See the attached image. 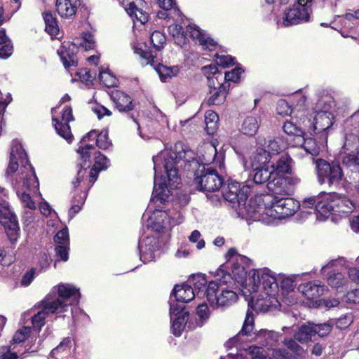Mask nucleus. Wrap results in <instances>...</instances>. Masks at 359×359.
Segmentation results:
<instances>
[{
	"label": "nucleus",
	"instance_id": "nucleus-20",
	"mask_svg": "<svg viewBox=\"0 0 359 359\" xmlns=\"http://www.w3.org/2000/svg\"><path fill=\"white\" fill-rule=\"evenodd\" d=\"M326 203V195L324 196H312L308 198H304L302 204H300V208L302 209H313L314 212L316 214V218L318 220H322L325 219V206L323 207L322 210H320L318 206L320 203L325 204Z\"/></svg>",
	"mask_w": 359,
	"mask_h": 359
},
{
	"label": "nucleus",
	"instance_id": "nucleus-24",
	"mask_svg": "<svg viewBox=\"0 0 359 359\" xmlns=\"http://www.w3.org/2000/svg\"><path fill=\"white\" fill-rule=\"evenodd\" d=\"M266 188L269 191L268 195L271 197L276 196H282L283 195H289L292 191L289 186L285 184L283 177L278 176L273 178L266 184Z\"/></svg>",
	"mask_w": 359,
	"mask_h": 359
},
{
	"label": "nucleus",
	"instance_id": "nucleus-60",
	"mask_svg": "<svg viewBox=\"0 0 359 359\" xmlns=\"http://www.w3.org/2000/svg\"><path fill=\"white\" fill-rule=\"evenodd\" d=\"M56 255L60 257V259L66 262L69 259V245L64 244V245H57L55 248Z\"/></svg>",
	"mask_w": 359,
	"mask_h": 359
},
{
	"label": "nucleus",
	"instance_id": "nucleus-28",
	"mask_svg": "<svg viewBox=\"0 0 359 359\" xmlns=\"http://www.w3.org/2000/svg\"><path fill=\"white\" fill-rule=\"evenodd\" d=\"M269 154L266 149L262 147H258L251 158V168H269L267 163L269 162Z\"/></svg>",
	"mask_w": 359,
	"mask_h": 359
},
{
	"label": "nucleus",
	"instance_id": "nucleus-4",
	"mask_svg": "<svg viewBox=\"0 0 359 359\" xmlns=\"http://www.w3.org/2000/svg\"><path fill=\"white\" fill-rule=\"evenodd\" d=\"M342 163L347 170L346 175L353 183L359 182V135L345 134Z\"/></svg>",
	"mask_w": 359,
	"mask_h": 359
},
{
	"label": "nucleus",
	"instance_id": "nucleus-46",
	"mask_svg": "<svg viewBox=\"0 0 359 359\" xmlns=\"http://www.w3.org/2000/svg\"><path fill=\"white\" fill-rule=\"evenodd\" d=\"M346 283L344 276L341 273H335L331 274L327 278V283L332 287H335L337 290L342 288Z\"/></svg>",
	"mask_w": 359,
	"mask_h": 359
},
{
	"label": "nucleus",
	"instance_id": "nucleus-15",
	"mask_svg": "<svg viewBox=\"0 0 359 359\" xmlns=\"http://www.w3.org/2000/svg\"><path fill=\"white\" fill-rule=\"evenodd\" d=\"M123 4L125 6L127 13L133 21H139L142 25L148 21L149 15L143 10L146 6V2L144 0H123Z\"/></svg>",
	"mask_w": 359,
	"mask_h": 359
},
{
	"label": "nucleus",
	"instance_id": "nucleus-61",
	"mask_svg": "<svg viewBox=\"0 0 359 359\" xmlns=\"http://www.w3.org/2000/svg\"><path fill=\"white\" fill-rule=\"evenodd\" d=\"M353 322V317L351 314H346L339 318L335 324L338 329L343 330L348 327Z\"/></svg>",
	"mask_w": 359,
	"mask_h": 359
},
{
	"label": "nucleus",
	"instance_id": "nucleus-54",
	"mask_svg": "<svg viewBox=\"0 0 359 359\" xmlns=\"http://www.w3.org/2000/svg\"><path fill=\"white\" fill-rule=\"evenodd\" d=\"M57 245H69V231L67 227L58 231L53 238Z\"/></svg>",
	"mask_w": 359,
	"mask_h": 359
},
{
	"label": "nucleus",
	"instance_id": "nucleus-3",
	"mask_svg": "<svg viewBox=\"0 0 359 359\" xmlns=\"http://www.w3.org/2000/svg\"><path fill=\"white\" fill-rule=\"evenodd\" d=\"M250 184V182L241 184L236 181H229L222 188L224 198L231 204L232 208L242 214L245 212L250 215L255 212L247 206L248 198L251 193Z\"/></svg>",
	"mask_w": 359,
	"mask_h": 359
},
{
	"label": "nucleus",
	"instance_id": "nucleus-11",
	"mask_svg": "<svg viewBox=\"0 0 359 359\" xmlns=\"http://www.w3.org/2000/svg\"><path fill=\"white\" fill-rule=\"evenodd\" d=\"M0 223L4 226L10 241L16 242L20 231L18 218L8 203L3 199H0Z\"/></svg>",
	"mask_w": 359,
	"mask_h": 359
},
{
	"label": "nucleus",
	"instance_id": "nucleus-29",
	"mask_svg": "<svg viewBox=\"0 0 359 359\" xmlns=\"http://www.w3.org/2000/svg\"><path fill=\"white\" fill-rule=\"evenodd\" d=\"M292 159L287 154H283L278 160L276 162V163H273L271 165L272 172H276V173L279 175H283L286 173H290L292 170L291 163Z\"/></svg>",
	"mask_w": 359,
	"mask_h": 359
},
{
	"label": "nucleus",
	"instance_id": "nucleus-40",
	"mask_svg": "<svg viewBox=\"0 0 359 359\" xmlns=\"http://www.w3.org/2000/svg\"><path fill=\"white\" fill-rule=\"evenodd\" d=\"M219 116L214 111L206 112L205 121L206 124V131L209 135H213L217 128V121Z\"/></svg>",
	"mask_w": 359,
	"mask_h": 359
},
{
	"label": "nucleus",
	"instance_id": "nucleus-14",
	"mask_svg": "<svg viewBox=\"0 0 359 359\" xmlns=\"http://www.w3.org/2000/svg\"><path fill=\"white\" fill-rule=\"evenodd\" d=\"M153 161L154 163L155 170V175H154V189L151 195V201L156 203V208H158V210L163 211V207L161 205H165L169 201L170 198V191L168 190L167 185L165 182V180L162 181L160 180V182H158V178L156 175V159L154 157ZM166 212L165 210H164Z\"/></svg>",
	"mask_w": 359,
	"mask_h": 359
},
{
	"label": "nucleus",
	"instance_id": "nucleus-30",
	"mask_svg": "<svg viewBox=\"0 0 359 359\" xmlns=\"http://www.w3.org/2000/svg\"><path fill=\"white\" fill-rule=\"evenodd\" d=\"M280 306L278 299L273 295L267 294L266 299H257L255 304V309L266 313L276 309Z\"/></svg>",
	"mask_w": 359,
	"mask_h": 359
},
{
	"label": "nucleus",
	"instance_id": "nucleus-23",
	"mask_svg": "<svg viewBox=\"0 0 359 359\" xmlns=\"http://www.w3.org/2000/svg\"><path fill=\"white\" fill-rule=\"evenodd\" d=\"M187 30L190 32V36L195 41H198L201 45L209 49L214 50L217 43L210 37H209L203 30L201 29L198 26L189 25Z\"/></svg>",
	"mask_w": 359,
	"mask_h": 359
},
{
	"label": "nucleus",
	"instance_id": "nucleus-19",
	"mask_svg": "<svg viewBox=\"0 0 359 359\" xmlns=\"http://www.w3.org/2000/svg\"><path fill=\"white\" fill-rule=\"evenodd\" d=\"M57 293L62 302L69 304L68 307L73 304H77L81 297L79 290L69 284H60L57 287Z\"/></svg>",
	"mask_w": 359,
	"mask_h": 359
},
{
	"label": "nucleus",
	"instance_id": "nucleus-27",
	"mask_svg": "<svg viewBox=\"0 0 359 359\" xmlns=\"http://www.w3.org/2000/svg\"><path fill=\"white\" fill-rule=\"evenodd\" d=\"M189 318V312L183 310L177 315H173L170 317L172 321V332L176 337H180L186 325Z\"/></svg>",
	"mask_w": 359,
	"mask_h": 359
},
{
	"label": "nucleus",
	"instance_id": "nucleus-7",
	"mask_svg": "<svg viewBox=\"0 0 359 359\" xmlns=\"http://www.w3.org/2000/svg\"><path fill=\"white\" fill-rule=\"evenodd\" d=\"M195 183L199 191L214 192L219 189L223 184V179L216 170L198 165V173L195 174Z\"/></svg>",
	"mask_w": 359,
	"mask_h": 359
},
{
	"label": "nucleus",
	"instance_id": "nucleus-10",
	"mask_svg": "<svg viewBox=\"0 0 359 359\" xmlns=\"http://www.w3.org/2000/svg\"><path fill=\"white\" fill-rule=\"evenodd\" d=\"M334 106L332 100H319L316 104V114L314 118L313 132L316 134L325 132L334 123V116L330 111Z\"/></svg>",
	"mask_w": 359,
	"mask_h": 359
},
{
	"label": "nucleus",
	"instance_id": "nucleus-6",
	"mask_svg": "<svg viewBox=\"0 0 359 359\" xmlns=\"http://www.w3.org/2000/svg\"><path fill=\"white\" fill-rule=\"evenodd\" d=\"M40 304L41 310L32 317L33 329L36 332H39L45 325V319L48 315L66 312L69 305L59 299H51L49 296H47Z\"/></svg>",
	"mask_w": 359,
	"mask_h": 359
},
{
	"label": "nucleus",
	"instance_id": "nucleus-64",
	"mask_svg": "<svg viewBox=\"0 0 359 359\" xmlns=\"http://www.w3.org/2000/svg\"><path fill=\"white\" fill-rule=\"evenodd\" d=\"M29 332L30 328L28 327H25L22 330L17 331L13 337V343L17 344L25 341Z\"/></svg>",
	"mask_w": 359,
	"mask_h": 359
},
{
	"label": "nucleus",
	"instance_id": "nucleus-49",
	"mask_svg": "<svg viewBox=\"0 0 359 359\" xmlns=\"http://www.w3.org/2000/svg\"><path fill=\"white\" fill-rule=\"evenodd\" d=\"M111 141L109 140L108 131L102 130L97 135L96 139V145L102 149H107L111 145Z\"/></svg>",
	"mask_w": 359,
	"mask_h": 359
},
{
	"label": "nucleus",
	"instance_id": "nucleus-16",
	"mask_svg": "<svg viewBox=\"0 0 359 359\" xmlns=\"http://www.w3.org/2000/svg\"><path fill=\"white\" fill-rule=\"evenodd\" d=\"M62 118V120L66 121L65 123H61L57 118L53 117L52 121L54 125V128L60 136L70 143L73 140V135L71 133L69 122L74 119L71 107H67L64 109Z\"/></svg>",
	"mask_w": 359,
	"mask_h": 359
},
{
	"label": "nucleus",
	"instance_id": "nucleus-35",
	"mask_svg": "<svg viewBox=\"0 0 359 359\" xmlns=\"http://www.w3.org/2000/svg\"><path fill=\"white\" fill-rule=\"evenodd\" d=\"M262 283L263 289L266 294L274 295L278 288V284L276 278L268 273L262 274Z\"/></svg>",
	"mask_w": 359,
	"mask_h": 359
},
{
	"label": "nucleus",
	"instance_id": "nucleus-31",
	"mask_svg": "<svg viewBox=\"0 0 359 359\" xmlns=\"http://www.w3.org/2000/svg\"><path fill=\"white\" fill-rule=\"evenodd\" d=\"M314 336V328L311 322L302 325L294 334V338L301 344H307Z\"/></svg>",
	"mask_w": 359,
	"mask_h": 359
},
{
	"label": "nucleus",
	"instance_id": "nucleus-36",
	"mask_svg": "<svg viewBox=\"0 0 359 359\" xmlns=\"http://www.w3.org/2000/svg\"><path fill=\"white\" fill-rule=\"evenodd\" d=\"M344 132L345 134L359 135V111H356L345 121Z\"/></svg>",
	"mask_w": 359,
	"mask_h": 359
},
{
	"label": "nucleus",
	"instance_id": "nucleus-53",
	"mask_svg": "<svg viewBox=\"0 0 359 359\" xmlns=\"http://www.w3.org/2000/svg\"><path fill=\"white\" fill-rule=\"evenodd\" d=\"M95 161L93 166L100 170H105L109 166V160L100 151L95 153Z\"/></svg>",
	"mask_w": 359,
	"mask_h": 359
},
{
	"label": "nucleus",
	"instance_id": "nucleus-5",
	"mask_svg": "<svg viewBox=\"0 0 359 359\" xmlns=\"http://www.w3.org/2000/svg\"><path fill=\"white\" fill-rule=\"evenodd\" d=\"M203 294L206 295L208 302L213 309L228 308L238 299V294L233 290L222 289L219 293V284L215 281L209 283Z\"/></svg>",
	"mask_w": 359,
	"mask_h": 359
},
{
	"label": "nucleus",
	"instance_id": "nucleus-47",
	"mask_svg": "<svg viewBox=\"0 0 359 359\" xmlns=\"http://www.w3.org/2000/svg\"><path fill=\"white\" fill-rule=\"evenodd\" d=\"M266 144H267L266 151L268 154H269L270 157L272 154L273 155L280 153L283 149V142L279 138L269 140Z\"/></svg>",
	"mask_w": 359,
	"mask_h": 359
},
{
	"label": "nucleus",
	"instance_id": "nucleus-26",
	"mask_svg": "<svg viewBox=\"0 0 359 359\" xmlns=\"http://www.w3.org/2000/svg\"><path fill=\"white\" fill-rule=\"evenodd\" d=\"M326 287L316 282H309L304 285H300L298 290L302 292L308 299H315L323 294Z\"/></svg>",
	"mask_w": 359,
	"mask_h": 359
},
{
	"label": "nucleus",
	"instance_id": "nucleus-18",
	"mask_svg": "<svg viewBox=\"0 0 359 359\" xmlns=\"http://www.w3.org/2000/svg\"><path fill=\"white\" fill-rule=\"evenodd\" d=\"M272 171L269 168H260L255 170L252 168L248 180L245 182H250V192H257V187L266 184L269 182Z\"/></svg>",
	"mask_w": 359,
	"mask_h": 359
},
{
	"label": "nucleus",
	"instance_id": "nucleus-25",
	"mask_svg": "<svg viewBox=\"0 0 359 359\" xmlns=\"http://www.w3.org/2000/svg\"><path fill=\"white\" fill-rule=\"evenodd\" d=\"M78 0H57L56 10L62 18H70L76 14Z\"/></svg>",
	"mask_w": 359,
	"mask_h": 359
},
{
	"label": "nucleus",
	"instance_id": "nucleus-62",
	"mask_svg": "<svg viewBox=\"0 0 359 359\" xmlns=\"http://www.w3.org/2000/svg\"><path fill=\"white\" fill-rule=\"evenodd\" d=\"M232 273L235 278V280L239 282L245 278L247 271H245L244 266H241L238 264H236L233 265L232 269Z\"/></svg>",
	"mask_w": 359,
	"mask_h": 359
},
{
	"label": "nucleus",
	"instance_id": "nucleus-51",
	"mask_svg": "<svg viewBox=\"0 0 359 359\" xmlns=\"http://www.w3.org/2000/svg\"><path fill=\"white\" fill-rule=\"evenodd\" d=\"M145 252L149 255V258H154V252L158 249V241L152 237H147L144 241Z\"/></svg>",
	"mask_w": 359,
	"mask_h": 359
},
{
	"label": "nucleus",
	"instance_id": "nucleus-22",
	"mask_svg": "<svg viewBox=\"0 0 359 359\" xmlns=\"http://www.w3.org/2000/svg\"><path fill=\"white\" fill-rule=\"evenodd\" d=\"M115 105L118 111L127 114L129 118L133 119L137 125L138 130L140 128V124L136 121V116L133 112L135 104L130 97L124 93L118 95V98L115 101Z\"/></svg>",
	"mask_w": 359,
	"mask_h": 359
},
{
	"label": "nucleus",
	"instance_id": "nucleus-32",
	"mask_svg": "<svg viewBox=\"0 0 359 359\" xmlns=\"http://www.w3.org/2000/svg\"><path fill=\"white\" fill-rule=\"evenodd\" d=\"M254 330V318L253 314L251 311H248L246 313V317L243 323L241 332L234 337L231 340L234 342L239 341V338L241 335L251 336L252 333H255Z\"/></svg>",
	"mask_w": 359,
	"mask_h": 359
},
{
	"label": "nucleus",
	"instance_id": "nucleus-56",
	"mask_svg": "<svg viewBox=\"0 0 359 359\" xmlns=\"http://www.w3.org/2000/svg\"><path fill=\"white\" fill-rule=\"evenodd\" d=\"M276 334L273 332L268 331L266 330H261L258 332L257 334V337L259 338H264V341L261 340L260 343L263 346H271V341H272L275 337Z\"/></svg>",
	"mask_w": 359,
	"mask_h": 359
},
{
	"label": "nucleus",
	"instance_id": "nucleus-1",
	"mask_svg": "<svg viewBox=\"0 0 359 359\" xmlns=\"http://www.w3.org/2000/svg\"><path fill=\"white\" fill-rule=\"evenodd\" d=\"M18 160L20 161L21 166L27 170V172L22 171L19 178L16 179V183L19 184L22 189L38 188L39 182L34 168L29 163L26 151L20 144H15L11 147L9 163L6 172V176L8 177L10 174L17 171L19 167Z\"/></svg>",
	"mask_w": 359,
	"mask_h": 359
},
{
	"label": "nucleus",
	"instance_id": "nucleus-43",
	"mask_svg": "<svg viewBox=\"0 0 359 359\" xmlns=\"http://www.w3.org/2000/svg\"><path fill=\"white\" fill-rule=\"evenodd\" d=\"M150 40L156 50H161L166 42V37L161 32L154 31L151 33Z\"/></svg>",
	"mask_w": 359,
	"mask_h": 359
},
{
	"label": "nucleus",
	"instance_id": "nucleus-8",
	"mask_svg": "<svg viewBox=\"0 0 359 359\" xmlns=\"http://www.w3.org/2000/svg\"><path fill=\"white\" fill-rule=\"evenodd\" d=\"M196 293L191 285H175L170 297V315H177L185 309V303L194 299Z\"/></svg>",
	"mask_w": 359,
	"mask_h": 359
},
{
	"label": "nucleus",
	"instance_id": "nucleus-58",
	"mask_svg": "<svg viewBox=\"0 0 359 359\" xmlns=\"http://www.w3.org/2000/svg\"><path fill=\"white\" fill-rule=\"evenodd\" d=\"M16 193L21 201L24 203L25 206L31 210L35 209V203L32 200L29 194H27L25 191H20V190H18Z\"/></svg>",
	"mask_w": 359,
	"mask_h": 359
},
{
	"label": "nucleus",
	"instance_id": "nucleus-42",
	"mask_svg": "<svg viewBox=\"0 0 359 359\" xmlns=\"http://www.w3.org/2000/svg\"><path fill=\"white\" fill-rule=\"evenodd\" d=\"M313 327L314 328V336L318 334L320 337H325L329 335L333 327V323L330 320L323 323H314L313 322Z\"/></svg>",
	"mask_w": 359,
	"mask_h": 359
},
{
	"label": "nucleus",
	"instance_id": "nucleus-33",
	"mask_svg": "<svg viewBox=\"0 0 359 359\" xmlns=\"http://www.w3.org/2000/svg\"><path fill=\"white\" fill-rule=\"evenodd\" d=\"M259 127V122L256 117L248 116L242 123L241 131L246 135L253 136L257 133Z\"/></svg>",
	"mask_w": 359,
	"mask_h": 359
},
{
	"label": "nucleus",
	"instance_id": "nucleus-63",
	"mask_svg": "<svg viewBox=\"0 0 359 359\" xmlns=\"http://www.w3.org/2000/svg\"><path fill=\"white\" fill-rule=\"evenodd\" d=\"M277 111L280 115H290L292 113V109L286 100H280L277 104Z\"/></svg>",
	"mask_w": 359,
	"mask_h": 359
},
{
	"label": "nucleus",
	"instance_id": "nucleus-21",
	"mask_svg": "<svg viewBox=\"0 0 359 359\" xmlns=\"http://www.w3.org/2000/svg\"><path fill=\"white\" fill-rule=\"evenodd\" d=\"M164 168L170 182L176 183L178 180V170L177 168L178 155L177 151L168 152L164 156Z\"/></svg>",
	"mask_w": 359,
	"mask_h": 359
},
{
	"label": "nucleus",
	"instance_id": "nucleus-2",
	"mask_svg": "<svg viewBox=\"0 0 359 359\" xmlns=\"http://www.w3.org/2000/svg\"><path fill=\"white\" fill-rule=\"evenodd\" d=\"M317 182L322 186L333 189L340 187L344 180V173L337 161H327L323 158L313 159Z\"/></svg>",
	"mask_w": 359,
	"mask_h": 359
},
{
	"label": "nucleus",
	"instance_id": "nucleus-13",
	"mask_svg": "<svg viewBox=\"0 0 359 359\" xmlns=\"http://www.w3.org/2000/svg\"><path fill=\"white\" fill-rule=\"evenodd\" d=\"M270 202L271 208L280 218L292 216L300 208V203L290 197L276 196Z\"/></svg>",
	"mask_w": 359,
	"mask_h": 359
},
{
	"label": "nucleus",
	"instance_id": "nucleus-50",
	"mask_svg": "<svg viewBox=\"0 0 359 359\" xmlns=\"http://www.w3.org/2000/svg\"><path fill=\"white\" fill-rule=\"evenodd\" d=\"M283 344L285 347L297 355H302L304 352V348L297 343V340L294 338L285 339Z\"/></svg>",
	"mask_w": 359,
	"mask_h": 359
},
{
	"label": "nucleus",
	"instance_id": "nucleus-48",
	"mask_svg": "<svg viewBox=\"0 0 359 359\" xmlns=\"http://www.w3.org/2000/svg\"><path fill=\"white\" fill-rule=\"evenodd\" d=\"M210 93L212 95L208 101L209 105H219L225 101L224 93L219 92L216 87H214V90H210Z\"/></svg>",
	"mask_w": 359,
	"mask_h": 359
},
{
	"label": "nucleus",
	"instance_id": "nucleus-37",
	"mask_svg": "<svg viewBox=\"0 0 359 359\" xmlns=\"http://www.w3.org/2000/svg\"><path fill=\"white\" fill-rule=\"evenodd\" d=\"M175 149L177 151L178 158L180 160H184L187 162H193L196 165H198V162L196 161L195 153L191 150L187 149V147L184 148L182 142H178L175 145Z\"/></svg>",
	"mask_w": 359,
	"mask_h": 359
},
{
	"label": "nucleus",
	"instance_id": "nucleus-12",
	"mask_svg": "<svg viewBox=\"0 0 359 359\" xmlns=\"http://www.w3.org/2000/svg\"><path fill=\"white\" fill-rule=\"evenodd\" d=\"M319 208L322 210L325 206V219L329 217L330 215H348L352 212L353 204L351 200L344 196L337 195L334 193L333 195H326V203L318 205Z\"/></svg>",
	"mask_w": 359,
	"mask_h": 359
},
{
	"label": "nucleus",
	"instance_id": "nucleus-52",
	"mask_svg": "<svg viewBox=\"0 0 359 359\" xmlns=\"http://www.w3.org/2000/svg\"><path fill=\"white\" fill-rule=\"evenodd\" d=\"M86 198V194H84L83 196L79 195L77 196L74 197V203L77 201V204H73L69 209V216L72 219L74 217L75 214L78 213L81 208V205L84 204L85 199Z\"/></svg>",
	"mask_w": 359,
	"mask_h": 359
},
{
	"label": "nucleus",
	"instance_id": "nucleus-41",
	"mask_svg": "<svg viewBox=\"0 0 359 359\" xmlns=\"http://www.w3.org/2000/svg\"><path fill=\"white\" fill-rule=\"evenodd\" d=\"M189 282L193 285L192 287L197 296L203 293V291H202V289L207 288L205 287L207 280L203 275H194L189 280Z\"/></svg>",
	"mask_w": 359,
	"mask_h": 359
},
{
	"label": "nucleus",
	"instance_id": "nucleus-59",
	"mask_svg": "<svg viewBox=\"0 0 359 359\" xmlns=\"http://www.w3.org/2000/svg\"><path fill=\"white\" fill-rule=\"evenodd\" d=\"M215 57L217 65L223 68H226L234 64L235 58L230 55H219L216 54Z\"/></svg>",
	"mask_w": 359,
	"mask_h": 359
},
{
	"label": "nucleus",
	"instance_id": "nucleus-34",
	"mask_svg": "<svg viewBox=\"0 0 359 359\" xmlns=\"http://www.w3.org/2000/svg\"><path fill=\"white\" fill-rule=\"evenodd\" d=\"M156 70L163 82H166L169 79L177 75L180 72L178 66L168 67L159 64L157 65Z\"/></svg>",
	"mask_w": 359,
	"mask_h": 359
},
{
	"label": "nucleus",
	"instance_id": "nucleus-39",
	"mask_svg": "<svg viewBox=\"0 0 359 359\" xmlns=\"http://www.w3.org/2000/svg\"><path fill=\"white\" fill-rule=\"evenodd\" d=\"M43 18L46 25V31L50 35H57L59 32L57 20L50 12H44Z\"/></svg>",
	"mask_w": 359,
	"mask_h": 359
},
{
	"label": "nucleus",
	"instance_id": "nucleus-44",
	"mask_svg": "<svg viewBox=\"0 0 359 359\" xmlns=\"http://www.w3.org/2000/svg\"><path fill=\"white\" fill-rule=\"evenodd\" d=\"M99 79L107 87L116 86V79L108 70L104 71L102 67L100 69Z\"/></svg>",
	"mask_w": 359,
	"mask_h": 359
},
{
	"label": "nucleus",
	"instance_id": "nucleus-45",
	"mask_svg": "<svg viewBox=\"0 0 359 359\" xmlns=\"http://www.w3.org/2000/svg\"><path fill=\"white\" fill-rule=\"evenodd\" d=\"M302 148L304 149L306 153L311 154L312 156H316L319 153V147L317 146L316 140L307 135Z\"/></svg>",
	"mask_w": 359,
	"mask_h": 359
},
{
	"label": "nucleus",
	"instance_id": "nucleus-17",
	"mask_svg": "<svg viewBox=\"0 0 359 359\" xmlns=\"http://www.w3.org/2000/svg\"><path fill=\"white\" fill-rule=\"evenodd\" d=\"M79 47L74 43H63L57 50V53L63 63L64 67L67 69L71 67H76L78 65L77 53Z\"/></svg>",
	"mask_w": 359,
	"mask_h": 359
},
{
	"label": "nucleus",
	"instance_id": "nucleus-38",
	"mask_svg": "<svg viewBox=\"0 0 359 359\" xmlns=\"http://www.w3.org/2000/svg\"><path fill=\"white\" fill-rule=\"evenodd\" d=\"M77 152L80 154L84 165H81V168L77 172L76 181L72 182V184L74 187H76L83 180L84 174L86 173V168H82L86 165V163L90 161V154L88 151H83V149H78Z\"/></svg>",
	"mask_w": 359,
	"mask_h": 359
},
{
	"label": "nucleus",
	"instance_id": "nucleus-57",
	"mask_svg": "<svg viewBox=\"0 0 359 359\" xmlns=\"http://www.w3.org/2000/svg\"><path fill=\"white\" fill-rule=\"evenodd\" d=\"M243 72H244L243 68L236 67L231 71L225 72L224 79L226 81H231L233 82H237Z\"/></svg>",
	"mask_w": 359,
	"mask_h": 359
},
{
	"label": "nucleus",
	"instance_id": "nucleus-55",
	"mask_svg": "<svg viewBox=\"0 0 359 359\" xmlns=\"http://www.w3.org/2000/svg\"><path fill=\"white\" fill-rule=\"evenodd\" d=\"M245 351L250 355L252 359H266L264 354V350L257 346H250L245 349Z\"/></svg>",
	"mask_w": 359,
	"mask_h": 359
},
{
	"label": "nucleus",
	"instance_id": "nucleus-9",
	"mask_svg": "<svg viewBox=\"0 0 359 359\" xmlns=\"http://www.w3.org/2000/svg\"><path fill=\"white\" fill-rule=\"evenodd\" d=\"M312 5L313 0H297L292 8L285 11L284 25L290 26L309 21Z\"/></svg>",
	"mask_w": 359,
	"mask_h": 359
}]
</instances>
